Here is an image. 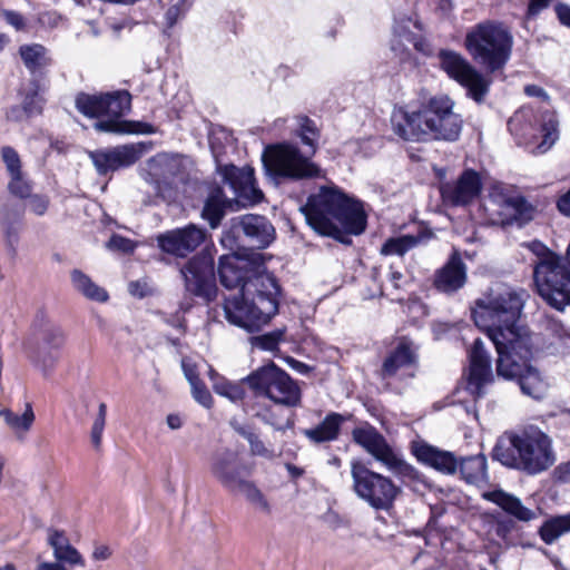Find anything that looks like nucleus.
<instances>
[{
  "instance_id": "obj_1",
  "label": "nucleus",
  "mask_w": 570,
  "mask_h": 570,
  "mask_svg": "<svg viewBox=\"0 0 570 570\" xmlns=\"http://www.w3.org/2000/svg\"><path fill=\"white\" fill-rule=\"evenodd\" d=\"M222 285L228 289L240 287L239 295L225 298L226 320L249 332L267 324L278 312L279 286L274 276L267 273L253 274L248 258L223 255L218 263Z\"/></svg>"
},
{
  "instance_id": "obj_2",
  "label": "nucleus",
  "mask_w": 570,
  "mask_h": 570,
  "mask_svg": "<svg viewBox=\"0 0 570 570\" xmlns=\"http://www.w3.org/2000/svg\"><path fill=\"white\" fill-rule=\"evenodd\" d=\"M529 294L523 288L498 285L475 301L472 316L478 327L485 331L497 352L515 348L519 355L529 353L531 334L519 318Z\"/></svg>"
},
{
  "instance_id": "obj_3",
  "label": "nucleus",
  "mask_w": 570,
  "mask_h": 570,
  "mask_svg": "<svg viewBox=\"0 0 570 570\" xmlns=\"http://www.w3.org/2000/svg\"><path fill=\"white\" fill-rule=\"evenodd\" d=\"M446 95H436L417 108L399 107L391 115V128L404 141H456L463 128L462 116Z\"/></svg>"
},
{
  "instance_id": "obj_4",
  "label": "nucleus",
  "mask_w": 570,
  "mask_h": 570,
  "mask_svg": "<svg viewBox=\"0 0 570 570\" xmlns=\"http://www.w3.org/2000/svg\"><path fill=\"white\" fill-rule=\"evenodd\" d=\"M308 226L321 236L348 244L347 235H360L366 228L363 203L335 186H323L301 207Z\"/></svg>"
},
{
  "instance_id": "obj_5",
  "label": "nucleus",
  "mask_w": 570,
  "mask_h": 570,
  "mask_svg": "<svg viewBox=\"0 0 570 570\" xmlns=\"http://www.w3.org/2000/svg\"><path fill=\"white\" fill-rule=\"evenodd\" d=\"M492 459L508 468L537 474L553 465L551 439L537 428L521 433H504L493 448Z\"/></svg>"
},
{
  "instance_id": "obj_6",
  "label": "nucleus",
  "mask_w": 570,
  "mask_h": 570,
  "mask_svg": "<svg viewBox=\"0 0 570 570\" xmlns=\"http://www.w3.org/2000/svg\"><path fill=\"white\" fill-rule=\"evenodd\" d=\"M298 124V136L303 144L311 147V154L304 156L298 147L292 144L268 146L262 155L263 166L268 176L294 180L321 176L320 167L311 161V156L316 150V140L318 138L316 125L306 116L299 117Z\"/></svg>"
},
{
  "instance_id": "obj_7",
  "label": "nucleus",
  "mask_w": 570,
  "mask_h": 570,
  "mask_svg": "<svg viewBox=\"0 0 570 570\" xmlns=\"http://www.w3.org/2000/svg\"><path fill=\"white\" fill-rule=\"evenodd\" d=\"M76 107L82 115L98 119L94 127L100 132L118 135L155 132L150 124L121 119L131 107V95L127 90L99 95L81 92L76 97Z\"/></svg>"
},
{
  "instance_id": "obj_8",
  "label": "nucleus",
  "mask_w": 570,
  "mask_h": 570,
  "mask_svg": "<svg viewBox=\"0 0 570 570\" xmlns=\"http://www.w3.org/2000/svg\"><path fill=\"white\" fill-rule=\"evenodd\" d=\"M464 46L478 65L487 72L494 73L502 70L510 60L513 37L504 23L485 20L466 32Z\"/></svg>"
},
{
  "instance_id": "obj_9",
  "label": "nucleus",
  "mask_w": 570,
  "mask_h": 570,
  "mask_svg": "<svg viewBox=\"0 0 570 570\" xmlns=\"http://www.w3.org/2000/svg\"><path fill=\"white\" fill-rule=\"evenodd\" d=\"M529 353L519 355L515 348L500 350L497 360V373L507 380H517L524 395L534 400H541L549 390V383L544 376L529 364L532 356V341L529 338Z\"/></svg>"
},
{
  "instance_id": "obj_10",
  "label": "nucleus",
  "mask_w": 570,
  "mask_h": 570,
  "mask_svg": "<svg viewBox=\"0 0 570 570\" xmlns=\"http://www.w3.org/2000/svg\"><path fill=\"white\" fill-rule=\"evenodd\" d=\"M353 441L381 462L387 470L401 478L409 485L412 482H422L419 471L406 463L402 455L395 451L385 438L371 424L364 423L352 431Z\"/></svg>"
},
{
  "instance_id": "obj_11",
  "label": "nucleus",
  "mask_w": 570,
  "mask_h": 570,
  "mask_svg": "<svg viewBox=\"0 0 570 570\" xmlns=\"http://www.w3.org/2000/svg\"><path fill=\"white\" fill-rule=\"evenodd\" d=\"M352 489L372 509L389 511L401 493L393 480L368 469L361 461L351 463Z\"/></svg>"
},
{
  "instance_id": "obj_12",
  "label": "nucleus",
  "mask_w": 570,
  "mask_h": 570,
  "mask_svg": "<svg viewBox=\"0 0 570 570\" xmlns=\"http://www.w3.org/2000/svg\"><path fill=\"white\" fill-rule=\"evenodd\" d=\"M495 225L523 227L534 218L535 207L511 186L495 184L484 206Z\"/></svg>"
},
{
  "instance_id": "obj_13",
  "label": "nucleus",
  "mask_w": 570,
  "mask_h": 570,
  "mask_svg": "<svg viewBox=\"0 0 570 570\" xmlns=\"http://www.w3.org/2000/svg\"><path fill=\"white\" fill-rule=\"evenodd\" d=\"M245 381L257 396L267 397L276 404L289 407L299 404V387L284 370L273 362L252 372L245 377Z\"/></svg>"
},
{
  "instance_id": "obj_14",
  "label": "nucleus",
  "mask_w": 570,
  "mask_h": 570,
  "mask_svg": "<svg viewBox=\"0 0 570 570\" xmlns=\"http://www.w3.org/2000/svg\"><path fill=\"white\" fill-rule=\"evenodd\" d=\"M66 343V333L60 325L49 320L43 313L37 315L32 325V364L49 377L60 358V350Z\"/></svg>"
},
{
  "instance_id": "obj_15",
  "label": "nucleus",
  "mask_w": 570,
  "mask_h": 570,
  "mask_svg": "<svg viewBox=\"0 0 570 570\" xmlns=\"http://www.w3.org/2000/svg\"><path fill=\"white\" fill-rule=\"evenodd\" d=\"M440 66L446 75L466 88L468 95L476 102L483 101L491 80L473 67L461 53L442 49L438 53Z\"/></svg>"
},
{
  "instance_id": "obj_16",
  "label": "nucleus",
  "mask_w": 570,
  "mask_h": 570,
  "mask_svg": "<svg viewBox=\"0 0 570 570\" xmlns=\"http://www.w3.org/2000/svg\"><path fill=\"white\" fill-rule=\"evenodd\" d=\"M185 160L180 155L157 154L146 161L141 176L154 187L157 195L166 198L176 179H183Z\"/></svg>"
},
{
  "instance_id": "obj_17",
  "label": "nucleus",
  "mask_w": 570,
  "mask_h": 570,
  "mask_svg": "<svg viewBox=\"0 0 570 570\" xmlns=\"http://www.w3.org/2000/svg\"><path fill=\"white\" fill-rule=\"evenodd\" d=\"M210 147L216 160L217 170L223 177V181L229 186L237 203L245 206L261 202L263 193L256 186L254 169L249 166L238 168L234 165H222L214 142H210Z\"/></svg>"
},
{
  "instance_id": "obj_18",
  "label": "nucleus",
  "mask_w": 570,
  "mask_h": 570,
  "mask_svg": "<svg viewBox=\"0 0 570 570\" xmlns=\"http://www.w3.org/2000/svg\"><path fill=\"white\" fill-rule=\"evenodd\" d=\"M185 289L189 294L210 301L216 294L214 261L209 255H196L180 269Z\"/></svg>"
},
{
  "instance_id": "obj_19",
  "label": "nucleus",
  "mask_w": 570,
  "mask_h": 570,
  "mask_svg": "<svg viewBox=\"0 0 570 570\" xmlns=\"http://www.w3.org/2000/svg\"><path fill=\"white\" fill-rule=\"evenodd\" d=\"M149 147L150 142L128 144L90 151L89 157L98 174L106 175L134 165Z\"/></svg>"
},
{
  "instance_id": "obj_20",
  "label": "nucleus",
  "mask_w": 570,
  "mask_h": 570,
  "mask_svg": "<svg viewBox=\"0 0 570 570\" xmlns=\"http://www.w3.org/2000/svg\"><path fill=\"white\" fill-rule=\"evenodd\" d=\"M206 230L189 224L183 228H176L157 236L159 248L177 257H186L197 249L206 238Z\"/></svg>"
},
{
  "instance_id": "obj_21",
  "label": "nucleus",
  "mask_w": 570,
  "mask_h": 570,
  "mask_svg": "<svg viewBox=\"0 0 570 570\" xmlns=\"http://www.w3.org/2000/svg\"><path fill=\"white\" fill-rule=\"evenodd\" d=\"M244 471V463L235 450L218 449L212 456L210 472L213 476L230 492H236L237 485L245 480Z\"/></svg>"
},
{
  "instance_id": "obj_22",
  "label": "nucleus",
  "mask_w": 570,
  "mask_h": 570,
  "mask_svg": "<svg viewBox=\"0 0 570 570\" xmlns=\"http://www.w3.org/2000/svg\"><path fill=\"white\" fill-rule=\"evenodd\" d=\"M469 374L466 390L474 396L484 394L483 387L493 380L491 358L484 348L483 342L476 338L469 352Z\"/></svg>"
},
{
  "instance_id": "obj_23",
  "label": "nucleus",
  "mask_w": 570,
  "mask_h": 570,
  "mask_svg": "<svg viewBox=\"0 0 570 570\" xmlns=\"http://www.w3.org/2000/svg\"><path fill=\"white\" fill-rule=\"evenodd\" d=\"M481 191V180L474 170L462 173L455 183H448L441 187V194L445 202L454 206H463L471 203Z\"/></svg>"
},
{
  "instance_id": "obj_24",
  "label": "nucleus",
  "mask_w": 570,
  "mask_h": 570,
  "mask_svg": "<svg viewBox=\"0 0 570 570\" xmlns=\"http://www.w3.org/2000/svg\"><path fill=\"white\" fill-rule=\"evenodd\" d=\"M466 278V265L454 249L445 265L435 272L433 284L439 292L453 294L465 285Z\"/></svg>"
},
{
  "instance_id": "obj_25",
  "label": "nucleus",
  "mask_w": 570,
  "mask_h": 570,
  "mask_svg": "<svg viewBox=\"0 0 570 570\" xmlns=\"http://www.w3.org/2000/svg\"><path fill=\"white\" fill-rule=\"evenodd\" d=\"M234 227L239 228L253 246L266 248L275 238V228L264 216L247 214L234 219Z\"/></svg>"
},
{
  "instance_id": "obj_26",
  "label": "nucleus",
  "mask_w": 570,
  "mask_h": 570,
  "mask_svg": "<svg viewBox=\"0 0 570 570\" xmlns=\"http://www.w3.org/2000/svg\"><path fill=\"white\" fill-rule=\"evenodd\" d=\"M485 539L491 547L505 551L519 543V527L512 519L493 517L485 523Z\"/></svg>"
},
{
  "instance_id": "obj_27",
  "label": "nucleus",
  "mask_w": 570,
  "mask_h": 570,
  "mask_svg": "<svg viewBox=\"0 0 570 570\" xmlns=\"http://www.w3.org/2000/svg\"><path fill=\"white\" fill-rule=\"evenodd\" d=\"M528 129L529 137H519L518 144L524 145L532 154L547 153L559 138L558 122L553 119L543 122L539 128L530 126Z\"/></svg>"
},
{
  "instance_id": "obj_28",
  "label": "nucleus",
  "mask_w": 570,
  "mask_h": 570,
  "mask_svg": "<svg viewBox=\"0 0 570 570\" xmlns=\"http://www.w3.org/2000/svg\"><path fill=\"white\" fill-rule=\"evenodd\" d=\"M414 454L420 462L443 474H454L458 470V459L452 452L429 444H421L415 448Z\"/></svg>"
},
{
  "instance_id": "obj_29",
  "label": "nucleus",
  "mask_w": 570,
  "mask_h": 570,
  "mask_svg": "<svg viewBox=\"0 0 570 570\" xmlns=\"http://www.w3.org/2000/svg\"><path fill=\"white\" fill-rule=\"evenodd\" d=\"M24 209L21 206L6 204L0 210V227L12 254L16 253L19 235L22 229Z\"/></svg>"
},
{
  "instance_id": "obj_30",
  "label": "nucleus",
  "mask_w": 570,
  "mask_h": 570,
  "mask_svg": "<svg viewBox=\"0 0 570 570\" xmlns=\"http://www.w3.org/2000/svg\"><path fill=\"white\" fill-rule=\"evenodd\" d=\"M482 497L497 505H499L504 512L512 515L519 521L529 522L537 518L535 511L523 505L521 500L503 490L488 491Z\"/></svg>"
},
{
  "instance_id": "obj_31",
  "label": "nucleus",
  "mask_w": 570,
  "mask_h": 570,
  "mask_svg": "<svg viewBox=\"0 0 570 570\" xmlns=\"http://www.w3.org/2000/svg\"><path fill=\"white\" fill-rule=\"evenodd\" d=\"M414 363L415 353L411 344L403 340L384 360L381 370L382 379L393 377L400 371L411 367Z\"/></svg>"
},
{
  "instance_id": "obj_32",
  "label": "nucleus",
  "mask_w": 570,
  "mask_h": 570,
  "mask_svg": "<svg viewBox=\"0 0 570 570\" xmlns=\"http://www.w3.org/2000/svg\"><path fill=\"white\" fill-rule=\"evenodd\" d=\"M346 417L340 413L331 412L324 420L312 429L303 430V434L315 444L335 441Z\"/></svg>"
},
{
  "instance_id": "obj_33",
  "label": "nucleus",
  "mask_w": 570,
  "mask_h": 570,
  "mask_svg": "<svg viewBox=\"0 0 570 570\" xmlns=\"http://www.w3.org/2000/svg\"><path fill=\"white\" fill-rule=\"evenodd\" d=\"M227 198L220 187L213 188L205 200L202 217L212 228H217L225 216Z\"/></svg>"
},
{
  "instance_id": "obj_34",
  "label": "nucleus",
  "mask_w": 570,
  "mask_h": 570,
  "mask_svg": "<svg viewBox=\"0 0 570 570\" xmlns=\"http://www.w3.org/2000/svg\"><path fill=\"white\" fill-rule=\"evenodd\" d=\"M458 468L462 479L470 484H479L488 479L487 458L483 454L461 459Z\"/></svg>"
},
{
  "instance_id": "obj_35",
  "label": "nucleus",
  "mask_w": 570,
  "mask_h": 570,
  "mask_svg": "<svg viewBox=\"0 0 570 570\" xmlns=\"http://www.w3.org/2000/svg\"><path fill=\"white\" fill-rule=\"evenodd\" d=\"M19 55L30 72L41 70L52 62L48 49L40 43L22 45L19 48Z\"/></svg>"
},
{
  "instance_id": "obj_36",
  "label": "nucleus",
  "mask_w": 570,
  "mask_h": 570,
  "mask_svg": "<svg viewBox=\"0 0 570 570\" xmlns=\"http://www.w3.org/2000/svg\"><path fill=\"white\" fill-rule=\"evenodd\" d=\"M70 279L73 288L90 301L104 303L109 298L107 291L97 285L80 269H72Z\"/></svg>"
},
{
  "instance_id": "obj_37",
  "label": "nucleus",
  "mask_w": 570,
  "mask_h": 570,
  "mask_svg": "<svg viewBox=\"0 0 570 570\" xmlns=\"http://www.w3.org/2000/svg\"><path fill=\"white\" fill-rule=\"evenodd\" d=\"M570 532V512L548 519L540 527L539 534L547 544H552L562 534Z\"/></svg>"
},
{
  "instance_id": "obj_38",
  "label": "nucleus",
  "mask_w": 570,
  "mask_h": 570,
  "mask_svg": "<svg viewBox=\"0 0 570 570\" xmlns=\"http://www.w3.org/2000/svg\"><path fill=\"white\" fill-rule=\"evenodd\" d=\"M235 493H240L247 502L258 512L271 514L272 507L266 495L256 487V484L247 479L242 481Z\"/></svg>"
},
{
  "instance_id": "obj_39",
  "label": "nucleus",
  "mask_w": 570,
  "mask_h": 570,
  "mask_svg": "<svg viewBox=\"0 0 570 570\" xmlns=\"http://www.w3.org/2000/svg\"><path fill=\"white\" fill-rule=\"evenodd\" d=\"M0 416L4 419L6 424L19 436L27 433L35 422V413L30 403L26 404L24 412L21 415L4 409L0 410Z\"/></svg>"
},
{
  "instance_id": "obj_40",
  "label": "nucleus",
  "mask_w": 570,
  "mask_h": 570,
  "mask_svg": "<svg viewBox=\"0 0 570 570\" xmlns=\"http://www.w3.org/2000/svg\"><path fill=\"white\" fill-rule=\"evenodd\" d=\"M420 240V236L414 235H401L397 237H391L383 244L381 254L403 256L405 253L416 247Z\"/></svg>"
},
{
  "instance_id": "obj_41",
  "label": "nucleus",
  "mask_w": 570,
  "mask_h": 570,
  "mask_svg": "<svg viewBox=\"0 0 570 570\" xmlns=\"http://www.w3.org/2000/svg\"><path fill=\"white\" fill-rule=\"evenodd\" d=\"M246 383L245 377L239 382H232L225 379L215 384V393L230 400L232 402H239L245 397L246 391L244 389Z\"/></svg>"
},
{
  "instance_id": "obj_42",
  "label": "nucleus",
  "mask_w": 570,
  "mask_h": 570,
  "mask_svg": "<svg viewBox=\"0 0 570 570\" xmlns=\"http://www.w3.org/2000/svg\"><path fill=\"white\" fill-rule=\"evenodd\" d=\"M107 405L101 402L98 405V412L94 419L90 430V441L95 450H100L102 443V433L106 426Z\"/></svg>"
},
{
  "instance_id": "obj_43",
  "label": "nucleus",
  "mask_w": 570,
  "mask_h": 570,
  "mask_svg": "<svg viewBox=\"0 0 570 570\" xmlns=\"http://www.w3.org/2000/svg\"><path fill=\"white\" fill-rule=\"evenodd\" d=\"M284 331L276 330L263 335L250 337V344L263 351L275 352L283 340Z\"/></svg>"
},
{
  "instance_id": "obj_44",
  "label": "nucleus",
  "mask_w": 570,
  "mask_h": 570,
  "mask_svg": "<svg viewBox=\"0 0 570 570\" xmlns=\"http://www.w3.org/2000/svg\"><path fill=\"white\" fill-rule=\"evenodd\" d=\"M0 157L9 176L22 171V161L19 153L11 146L0 148Z\"/></svg>"
},
{
  "instance_id": "obj_45",
  "label": "nucleus",
  "mask_w": 570,
  "mask_h": 570,
  "mask_svg": "<svg viewBox=\"0 0 570 570\" xmlns=\"http://www.w3.org/2000/svg\"><path fill=\"white\" fill-rule=\"evenodd\" d=\"M9 177L8 189L12 195L19 198H28L31 195L32 186L24 177L23 171Z\"/></svg>"
},
{
  "instance_id": "obj_46",
  "label": "nucleus",
  "mask_w": 570,
  "mask_h": 570,
  "mask_svg": "<svg viewBox=\"0 0 570 570\" xmlns=\"http://www.w3.org/2000/svg\"><path fill=\"white\" fill-rule=\"evenodd\" d=\"M239 434H242L249 443L250 452L254 455H259L264 458H271L272 451H269L263 443V441L253 432L246 431L244 429H238Z\"/></svg>"
},
{
  "instance_id": "obj_47",
  "label": "nucleus",
  "mask_w": 570,
  "mask_h": 570,
  "mask_svg": "<svg viewBox=\"0 0 570 570\" xmlns=\"http://www.w3.org/2000/svg\"><path fill=\"white\" fill-rule=\"evenodd\" d=\"M188 10L185 0L170 6L165 13L167 29H171L180 19H183Z\"/></svg>"
},
{
  "instance_id": "obj_48",
  "label": "nucleus",
  "mask_w": 570,
  "mask_h": 570,
  "mask_svg": "<svg viewBox=\"0 0 570 570\" xmlns=\"http://www.w3.org/2000/svg\"><path fill=\"white\" fill-rule=\"evenodd\" d=\"M546 328L560 344L566 345L570 342V328L566 327L559 320H549Z\"/></svg>"
},
{
  "instance_id": "obj_49",
  "label": "nucleus",
  "mask_w": 570,
  "mask_h": 570,
  "mask_svg": "<svg viewBox=\"0 0 570 570\" xmlns=\"http://www.w3.org/2000/svg\"><path fill=\"white\" fill-rule=\"evenodd\" d=\"M107 247L110 250H117L121 253H132L136 248V244L124 236L120 235H112L110 239L107 243Z\"/></svg>"
},
{
  "instance_id": "obj_50",
  "label": "nucleus",
  "mask_w": 570,
  "mask_h": 570,
  "mask_svg": "<svg viewBox=\"0 0 570 570\" xmlns=\"http://www.w3.org/2000/svg\"><path fill=\"white\" fill-rule=\"evenodd\" d=\"M190 386H191L193 397L204 407H207V409L212 407L213 397L210 395V392L206 387V385L203 383V381L196 382L195 384H193Z\"/></svg>"
},
{
  "instance_id": "obj_51",
  "label": "nucleus",
  "mask_w": 570,
  "mask_h": 570,
  "mask_svg": "<svg viewBox=\"0 0 570 570\" xmlns=\"http://www.w3.org/2000/svg\"><path fill=\"white\" fill-rule=\"evenodd\" d=\"M58 561L67 562L72 566H85V560L79 551L72 546L65 547L60 554L55 557Z\"/></svg>"
},
{
  "instance_id": "obj_52",
  "label": "nucleus",
  "mask_w": 570,
  "mask_h": 570,
  "mask_svg": "<svg viewBox=\"0 0 570 570\" xmlns=\"http://www.w3.org/2000/svg\"><path fill=\"white\" fill-rule=\"evenodd\" d=\"M412 24L417 27V22L413 21L412 18H395L394 33L407 41H412L413 35L410 30Z\"/></svg>"
},
{
  "instance_id": "obj_53",
  "label": "nucleus",
  "mask_w": 570,
  "mask_h": 570,
  "mask_svg": "<svg viewBox=\"0 0 570 570\" xmlns=\"http://www.w3.org/2000/svg\"><path fill=\"white\" fill-rule=\"evenodd\" d=\"M22 108L27 116L40 114L42 110V100L38 97L37 91L27 95L22 101Z\"/></svg>"
},
{
  "instance_id": "obj_54",
  "label": "nucleus",
  "mask_w": 570,
  "mask_h": 570,
  "mask_svg": "<svg viewBox=\"0 0 570 570\" xmlns=\"http://www.w3.org/2000/svg\"><path fill=\"white\" fill-rule=\"evenodd\" d=\"M29 209L38 216L45 215L49 206V199L42 195H30L29 197Z\"/></svg>"
},
{
  "instance_id": "obj_55",
  "label": "nucleus",
  "mask_w": 570,
  "mask_h": 570,
  "mask_svg": "<svg viewBox=\"0 0 570 570\" xmlns=\"http://www.w3.org/2000/svg\"><path fill=\"white\" fill-rule=\"evenodd\" d=\"M48 541L53 549L55 557L57 554H60L65 547H68L70 544L68 539L63 535V533L59 531H51Z\"/></svg>"
},
{
  "instance_id": "obj_56",
  "label": "nucleus",
  "mask_w": 570,
  "mask_h": 570,
  "mask_svg": "<svg viewBox=\"0 0 570 570\" xmlns=\"http://www.w3.org/2000/svg\"><path fill=\"white\" fill-rule=\"evenodd\" d=\"M552 0H530L527 10V18L537 17L542 10L547 9Z\"/></svg>"
},
{
  "instance_id": "obj_57",
  "label": "nucleus",
  "mask_w": 570,
  "mask_h": 570,
  "mask_svg": "<svg viewBox=\"0 0 570 570\" xmlns=\"http://www.w3.org/2000/svg\"><path fill=\"white\" fill-rule=\"evenodd\" d=\"M6 21L11 24L16 30H22L26 27V21L22 14L16 11L4 12Z\"/></svg>"
},
{
  "instance_id": "obj_58",
  "label": "nucleus",
  "mask_w": 570,
  "mask_h": 570,
  "mask_svg": "<svg viewBox=\"0 0 570 570\" xmlns=\"http://www.w3.org/2000/svg\"><path fill=\"white\" fill-rule=\"evenodd\" d=\"M554 10L560 23L570 28V6L567 3H558Z\"/></svg>"
},
{
  "instance_id": "obj_59",
  "label": "nucleus",
  "mask_w": 570,
  "mask_h": 570,
  "mask_svg": "<svg viewBox=\"0 0 570 570\" xmlns=\"http://www.w3.org/2000/svg\"><path fill=\"white\" fill-rule=\"evenodd\" d=\"M61 21V17L55 11H47L39 16V22L43 26L55 28Z\"/></svg>"
},
{
  "instance_id": "obj_60",
  "label": "nucleus",
  "mask_w": 570,
  "mask_h": 570,
  "mask_svg": "<svg viewBox=\"0 0 570 570\" xmlns=\"http://www.w3.org/2000/svg\"><path fill=\"white\" fill-rule=\"evenodd\" d=\"M91 557L96 561H105L111 557V550L108 546L97 544L94 548Z\"/></svg>"
},
{
  "instance_id": "obj_61",
  "label": "nucleus",
  "mask_w": 570,
  "mask_h": 570,
  "mask_svg": "<svg viewBox=\"0 0 570 570\" xmlns=\"http://www.w3.org/2000/svg\"><path fill=\"white\" fill-rule=\"evenodd\" d=\"M181 366H183L185 377L187 379V381L189 382L190 385L195 384L196 382L202 381L196 372L195 366L189 365L185 362H183Z\"/></svg>"
},
{
  "instance_id": "obj_62",
  "label": "nucleus",
  "mask_w": 570,
  "mask_h": 570,
  "mask_svg": "<svg viewBox=\"0 0 570 570\" xmlns=\"http://www.w3.org/2000/svg\"><path fill=\"white\" fill-rule=\"evenodd\" d=\"M557 206L562 214L570 216V189L560 196Z\"/></svg>"
},
{
  "instance_id": "obj_63",
  "label": "nucleus",
  "mask_w": 570,
  "mask_h": 570,
  "mask_svg": "<svg viewBox=\"0 0 570 570\" xmlns=\"http://www.w3.org/2000/svg\"><path fill=\"white\" fill-rule=\"evenodd\" d=\"M129 293L134 296H137V297H145L147 292H146V285H141L140 282H131L129 284Z\"/></svg>"
},
{
  "instance_id": "obj_64",
  "label": "nucleus",
  "mask_w": 570,
  "mask_h": 570,
  "mask_svg": "<svg viewBox=\"0 0 570 570\" xmlns=\"http://www.w3.org/2000/svg\"><path fill=\"white\" fill-rule=\"evenodd\" d=\"M36 570H67V569L58 562H41L38 564Z\"/></svg>"
}]
</instances>
